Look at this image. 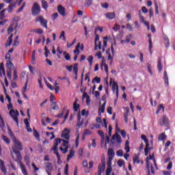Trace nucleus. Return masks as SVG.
<instances>
[{"instance_id": "obj_63", "label": "nucleus", "mask_w": 175, "mask_h": 175, "mask_svg": "<svg viewBox=\"0 0 175 175\" xmlns=\"http://www.w3.org/2000/svg\"><path fill=\"white\" fill-rule=\"evenodd\" d=\"M60 151H63V154H66L68 152V146H65V148L60 147Z\"/></svg>"}, {"instance_id": "obj_46", "label": "nucleus", "mask_w": 175, "mask_h": 175, "mask_svg": "<svg viewBox=\"0 0 175 175\" xmlns=\"http://www.w3.org/2000/svg\"><path fill=\"white\" fill-rule=\"evenodd\" d=\"M26 3L23 2L21 7L19 8L17 10V13H21V12H23L24 10V8H25Z\"/></svg>"}, {"instance_id": "obj_23", "label": "nucleus", "mask_w": 175, "mask_h": 175, "mask_svg": "<svg viewBox=\"0 0 175 175\" xmlns=\"http://www.w3.org/2000/svg\"><path fill=\"white\" fill-rule=\"evenodd\" d=\"M164 82L167 87H169V77H167V72H164Z\"/></svg>"}, {"instance_id": "obj_41", "label": "nucleus", "mask_w": 175, "mask_h": 175, "mask_svg": "<svg viewBox=\"0 0 175 175\" xmlns=\"http://www.w3.org/2000/svg\"><path fill=\"white\" fill-rule=\"evenodd\" d=\"M95 81L97 84H99L100 83V78L98 77H94L92 81V84H94Z\"/></svg>"}, {"instance_id": "obj_19", "label": "nucleus", "mask_w": 175, "mask_h": 175, "mask_svg": "<svg viewBox=\"0 0 175 175\" xmlns=\"http://www.w3.org/2000/svg\"><path fill=\"white\" fill-rule=\"evenodd\" d=\"M6 68H8V70H12V69L14 68V65L13 64V62H12V60L7 61Z\"/></svg>"}, {"instance_id": "obj_2", "label": "nucleus", "mask_w": 175, "mask_h": 175, "mask_svg": "<svg viewBox=\"0 0 175 175\" xmlns=\"http://www.w3.org/2000/svg\"><path fill=\"white\" fill-rule=\"evenodd\" d=\"M106 169V159H101V163L98 165L97 175H102V172Z\"/></svg>"}, {"instance_id": "obj_32", "label": "nucleus", "mask_w": 175, "mask_h": 175, "mask_svg": "<svg viewBox=\"0 0 175 175\" xmlns=\"http://www.w3.org/2000/svg\"><path fill=\"white\" fill-rule=\"evenodd\" d=\"M167 136L165 134V133H162L159 135L158 140L159 142H162V140H165L166 139Z\"/></svg>"}, {"instance_id": "obj_14", "label": "nucleus", "mask_w": 175, "mask_h": 175, "mask_svg": "<svg viewBox=\"0 0 175 175\" xmlns=\"http://www.w3.org/2000/svg\"><path fill=\"white\" fill-rule=\"evenodd\" d=\"M58 144H61V138L55 139L54 146L52 148L53 151L58 150Z\"/></svg>"}, {"instance_id": "obj_55", "label": "nucleus", "mask_w": 175, "mask_h": 175, "mask_svg": "<svg viewBox=\"0 0 175 175\" xmlns=\"http://www.w3.org/2000/svg\"><path fill=\"white\" fill-rule=\"evenodd\" d=\"M83 125H84V121L83 120L77 122V126H78V128L83 126Z\"/></svg>"}, {"instance_id": "obj_48", "label": "nucleus", "mask_w": 175, "mask_h": 175, "mask_svg": "<svg viewBox=\"0 0 175 175\" xmlns=\"http://www.w3.org/2000/svg\"><path fill=\"white\" fill-rule=\"evenodd\" d=\"M114 154H115V152H114V150H113V148L108 149L109 157H113Z\"/></svg>"}, {"instance_id": "obj_59", "label": "nucleus", "mask_w": 175, "mask_h": 175, "mask_svg": "<svg viewBox=\"0 0 175 175\" xmlns=\"http://www.w3.org/2000/svg\"><path fill=\"white\" fill-rule=\"evenodd\" d=\"M24 160H25V162L26 165H27V166H29V163H30V161H29V157H28V156H25V157H24Z\"/></svg>"}, {"instance_id": "obj_29", "label": "nucleus", "mask_w": 175, "mask_h": 175, "mask_svg": "<svg viewBox=\"0 0 175 175\" xmlns=\"http://www.w3.org/2000/svg\"><path fill=\"white\" fill-rule=\"evenodd\" d=\"M161 110L165 111V107L163 106V104H161L158 106L157 109L156 111V114H159V111H161Z\"/></svg>"}, {"instance_id": "obj_57", "label": "nucleus", "mask_w": 175, "mask_h": 175, "mask_svg": "<svg viewBox=\"0 0 175 175\" xmlns=\"http://www.w3.org/2000/svg\"><path fill=\"white\" fill-rule=\"evenodd\" d=\"M124 163H125V162L122 159H120V160L118 161V165L119 167H122V165Z\"/></svg>"}, {"instance_id": "obj_47", "label": "nucleus", "mask_w": 175, "mask_h": 175, "mask_svg": "<svg viewBox=\"0 0 175 175\" xmlns=\"http://www.w3.org/2000/svg\"><path fill=\"white\" fill-rule=\"evenodd\" d=\"M114 46H117V42L116 41L111 46V51L113 55H114Z\"/></svg>"}, {"instance_id": "obj_9", "label": "nucleus", "mask_w": 175, "mask_h": 175, "mask_svg": "<svg viewBox=\"0 0 175 175\" xmlns=\"http://www.w3.org/2000/svg\"><path fill=\"white\" fill-rule=\"evenodd\" d=\"M69 133H70L69 129H65L62 133V137H64L66 140H69V139H70Z\"/></svg>"}, {"instance_id": "obj_16", "label": "nucleus", "mask_w": 175, "mask_h": 175, "mask_svg": "<svg viewBox=\"0 0 175 175\" xmlns=\"http://www.w3.org/2000/svg\"><path fill=\"white\" fill-rule=\"evenodd\" d=\"M112 91L113 92H116V96L118 97V84H117V82L113 81L112 84Z\"/></svg>"}, {"instance_id": "obj_21", "label": "nucleus", "mask_w": 175, "mask_h": 175, "mask_svg": "<svg viewBox=\"0 0 175 175\" xmlns=\"http://www.w3.org/2000/svg\"><path fill=\"white\" fill-rule=\"evenodd\" d=\"M148 38H149V51L150 54H152V40H151V35L148 34Z\"/></svg>"}, {"instance_id": "obj_61", "label": "nucleus", "mask_w": 175, "mask_h": 175, "mask_svg": "<svg viewBox=\"0 0 175 175\" xmlns=\"http://www.w3.org/2000/svg\"><path fill=\"white\" fill-rule=\"evenodd\" d=\"M139 20L142 21V23L144 22V16L142 15V11H139Z\"/></svg>"}, {"instance_id": "obj_12", "label": "nucleus", "mask_w": 175, "mask_h": 175, "mask_svg": "<svg viewBox=\"0 0 175 175\" xmlns=\"http://www.w3.org/2000/svg\"><path fill=\"white\" fill-rule=\"evenodd\" d=\"M44 169L46 172H53V169H54L53 163L50 162L45 163Z\"/></svg>"}, {"instance_id": "obj_34", "label": "nucleus", "mask_w": 175, "mask_h": 175, "mask_svg": "<svg viewBox=\"0 0 175 175\" xmlns=\"http://www.w3.org/2000/svg\"><path fill=\"white\" fill-rule=\"evenodd\" d=\"M133 163H140V160L139 159V155L135 154L133 157Z\"/></svg>"}, {"instance_id": "obj_54", "label": "nucleus", "mask_w": 175, "mask_h": 175, "mask_svg": "<svg viewBox=\"0 0 175 175\" xmlns=\"http://www.w3.org/2000/svg\"><path fill=\"white\" fill-rule=\"evenodd\" d=\"M7 10L6 9L3 10L0 12V20L5 18V11Z\"/></svg>"}, {"instance_id": "obj_8", "label": "nucleus", "mask_w": 175, "mask_h": 175, "mask_svg": "<svg viewBox=\"0 0 175 175\" xmlns=\"http://www.w3.org/2000/svg\"><path fill=\"white\" fill-rule=\"evenodd\" d=\"M80 42L77 44V45L75 47V49L74 51V54H75L74 57V61H77V58L79 57V55L80 54Z\"/></svg>"}, {"instance_id": "obj_17", "label": "nucleus", "mask_w": 175, "mask_h": 175, "mask_svg": "<svg viewBox=\"0 0 175 175\" xmlns=\"http://www.w3.org/2000/svg\"><path fill=\"white\" fill-rule=\"evenodd\" d=\"M105 17H107L109 20H114V18H116V13L115 12L106 13Z\"/></svg>"}, {"instance_id": "obj_58", "label": "nucleus", "mask_w": 175, "mask_h": 175, "mask_svg": "<svg viewBox=\"0 0 175 175\" xmlns=\"http://www.w3.org/2000/svg\"><path fill=\"white\" fill-rule=\"evenodd\" d=\"M116 155L118 157H124V152L122 150H119L116 152Z\"/></svg>"}, {"instance_id": "obj_39", "label": "nucleus", "mask_w": 175, "mask_h": 175, "mask_svg": "<svg viewBox=\"0 0 175 175\" xmlns=\"http://www.w3.org/2000/svg\"><path fill=\"white\" fill-rule=\"evenodd\" d=\"M63 55H64V58L66 61H70V55L66 53V51L63 52Z\"/></svg>"}, {"instance_id": "obj_30", "label": "nucleus", "mask_w": 175, "mask_h": 175, "mask_svg": "<svg viewBox=\"0 0 175 175\" xmlns=\"http://www.w3.org/2000/svg\"><path fill=\"white\" fill-rule=\"evenodd\" d=\"M12 43H13V34H11L8 38V44L5 46L8 47L9 46H12Z\"/></svg>"}, {"instance_id": "obj_11", "label": "nucleus", "mask_w": 175, "mask_h": 175, "mask_svg": "<svg viewBox=\"0 0 175 175\" xmlns=\"http://www.w3.org/2000/svg\"><path fill=\"white\" fill-rule=\"evenodd\" d=\"M111 132H113V127L111 125H109V135L106 136L105 137V144H107V143H110V136H111Z\"/></svg>"}, {"instance_id": "obj_6", "label": "nucleus", "mask_w": 175, "mask_h": 175, "mask_svg": "<svg viewBox=\"0 0 175 175\" xmlns=\"http://www.w3.org/2000/svg\"><path fill=\"white\" fill-rule=\"evenodd\" d=\"M116 139V142H117V143H118V144L122 143V140L121 139V136L117 133H115L111 137V143H113V144H114Z\"/></svg>"}, {"instance_id": "obj_37", "label": "nucleus", "mask_w": 175, "mask_h": 175, "mask_svg": "<svg viewBox=\"0 0 175 175\" xmlns=\"http://www.w3.org/2000/svg\"><path fill=\"white\" fill-rule=\"evenodd\" d=\"M54 154H55L57 159V163L59 165V163L61 162V156L59 155V153H58V150H53Z\"/></svg>"}, {"instance_id": "obj_31", "label": "nucleus", "mask_w": 175, "mask_h": 175, "mask_svg": "<svg viewBox=\"0 0 175 175\" xmlns=\"http://www.w3.org/2000/svg\"><path fill=\"white\" fill-rule=\"evenodd\" d=\"M30 32H34L35 33H38L40 35H42L43 33V29H33L30 31Z\"/></svg>"}, {"instance_id": "obj_18", "label": "nucleus", "mask_w": 175, "mask_h": 175, "mask_svg": "<svg viewBox=\"0 0 175 175\" xmlns=\"http://www.w3.org/2000/svg\"><path fill=\"white\" fill-rule=\"evenodd\" d=\"M16 4H17V3L13 2V3H11L10 5H8V8L6 9L8 10V13H12V12H13V9H14V8H16Z\"/></svg>"}, {"instance_id": "obj_43", "label": "nucleus", "mask_w": 175, "mask_h": 175, "mask_svg": "<svg viewBox=\"0 0 175 175\" xmlns=\"http://www.w3.org/2000/svg\"><path fill=\"white\" fill-rule=\"evenodd\" d=\"M62 142H63L62 144L63 147H68V144H69V141H66L65 139H61L60 144Z\"/></svg>"}, {"instance_id": "obj_53", "label": "nucleus", "mask_w": 175, "mask_h": 175, "mask_svg": "<svg viewBox=\"0 0 175 175\" xmlns=\"http://www.w3.org/2000/svg\"><path fill=\"white\" fill-rule=\"evenodd\" d=\"M113 170V167H107L106 175H110L111 174V171Z\"/></svg>"}, {"instance_id": "obj_45", "label": "nucleus", "mask_w": 175, "mask_h": 175, "mask_svg": "<svg viewBox=\"0 0 175 175\" xmlns=\"http://www.w3.org/2000/svg\"><path fill=\"white\" fill-rule=\"evenodd\" d=\"M59 39H62V40H64V41L66 40V38L65 37V31H62L61 32V34H60V36L59 37Z\"/></svg>"}, {"instance_id": "obj_60", "label": "nucleus", "mask_w": 175, "mask_h": 175, "mask_svg": "<svg viewBox=\"0 0 175 175\" xmlns=\"http://www.w3.org/2000/svg\"><path fill=\"white\" fill-rule=\"evenodd\" d=\"M164 40H165V47H169V44L170 43V42L169 41V38H164Z\"/></svg>"}, {"instance_id": "obj_5", "label": "nucleus", "mask_w": 175, "mask_h": 175, "mask_svg": "<svg viewBox=\"0 0 175 175\" xmlns=\"http://www.w3.org/2000/svg\"><path fill=\"white\" fill-rule=\"evenodd\" d=\"M36 23H40L42 27L47 29V20H46L43 16H38L36 18Z\"/></svg>"}, {"instance_id": "obj_26", "label": "nucleus", "mask_w": 175, "mask_h": 175, "mask_svg": "<svg viewBox=\"0 0 175 175\" xmlns=\"http://www.w3.org/2000/svg\"><path fill=\"white\" fill-rule=\"evenodd\" d=\"M51 107L52 110H58V109H59V107L57 104V102H52L51 104Z\"/></svg>"}, {"instance_id": "obj_25", "label": "nucleus", "mask_w": 175, "mask_h": 175, "mask_svg": "<svg viewBox=\"0 0 175 175\" xmlns=\"http://www.w3.org/2000/svg\"><path fill=\"white\" fill-rule=\"evenodd\" d=\"M2 75L3 76H4V77H5L6 76V72L5 71V68L3 67V65H1L0 66V76L2 77Z\"/></svg>"}, {"instance_id": "obj_3", "label": "nucleus", "mask_w": 175, "mask_h": 175, "mask_svg": "<svg viewBox=\"0 0 175 175\" xmlns=\"http://www.w3.org/2000/svg\"><path fill=\"white\" fill-rule=\"evenodd\" d=\"M10 116L12 117V120L15 121L17 126H18V116H20V113H18V111H14V109H11L10 111Z\"/></svg>"}, {"instance_id": "obj_15", "label": "nucleus", "mask_w": 175, "mask_h": 175, "mask_svg": "<svg viewBox=\"0 0 175 175\" xmlns=\"http://www.w3.org/2000/svg\"><path fill=\"white\" fill-rule=\"evenodd\" d=\"M79 64L76 63L73 65L72 72L75 76V80H77V73H79Z\"/></svg>"}, {"instance_id": "obj_28", "label": "nucleus", "mask_w": 175, "mask_h": 175, "mask_svg": "<svg viewBox=\"0 0 175 175\" xmlns=\"http://www.w3.org/2000/svg\"><path fill=\"white\" fill-rule=\"evenodd\" d=\"M96 38L94 39V51H96V50H98V44H96V42H98V40H99V35L96 34Z\"/></svg>"}, {"instance_id": "obj_1", "label": "nucleus", "mask_w": 175, "mask_h": 175, "mask_svg": "<svg viewBox=\"0 0 175 175\" xmlns=\"http://www.w3.org/2000/svg\"><path fill=\"white\" fill-rule=\"evenodd\" d=\"M23 150V144L18 140L15 139L14 146L12 148V151L14 152L16 159H14V157L12 158L19 163L21 172L23 175H28V171L27 170V167L21 163V159H23V156H21V152L20 151Z\"/></svg>"}, {"instance_id": "obj_4", "label": "nucleus", "mask_w": 175, "mask_h": 175, "mask_svg": "<svg viewBox=\"0 0 175 175\" xmlns=\"http://www.w3.org/2000/svg\"><path fill=\"white\" fill-rule=\"evenodd\" d=\"M40 13V5L38 2L33 3L31 8V14L32 16H38Z\"/></svg>"}, {"instance_id": "obj_50", "label": "nucleus", "mask_w": 175, "mask_h": 175, "mask_svg": "<svg viewBox=\"0 0 175 175\" xmlns=\"http://www.w3.org/2000/svg\"><path fill=\"white\" fill-rule=\"evenodd\" d=\"M98 134L99 135V136H100L101 139L103 140H105V133H103V131H98Z\"/></svg>"}, {"instance_id": "obj_7", "label": "nucleus", "mask_w": 175, "mask_h": 175, "mask_svg": "<svg viewBox=\"0 0 175 175\" xmlns=\"http://www.w3.org/2000/svg\"><path fill=\"white\" fill-rule=\"evenodd\" d=\"M66 10L62 5H59L57 6V12L60 16H62V17H65L66 16V12H65Z\"/></svg>"}, {"instance_id": "obj_33", "label": "nucleus", "mask_w": 175, "mask_h": 175, "mask_svg": "<svg viewBox=\"0 0 175 175\" xmlns=\"http://www.w3.org/2000/svg\"><path fill=\"white\" fill-rule=\"evenodd\" d=\"M124 150L127 154L129 152V151H131V147H129V141H126Z\"/></svg>"}, {"instance_id": "obj_52", "label": "nucleus", "mask_w": 175, "mask_h": 175, "mask_svg": "<svg viewBox=\"0 0 175 175\" xmlns=\"http://www.w3.org/2000/svg\"><path fill=\"white\" fill-rule=\"evenodd\" d=\"M141 139H142V140L144 141V142H145L146 144H150L148 143V139H147V137H146V135H142Z\"/></svg>"}, {"instance_id": "obj_27", "label": "nucleus", "mask_w": 175, "mask_h": 175, "mask_svg": "<svg viewBox=\"0 0 175 175\" xmlns=\"http://www.w3.org/2000/svg\"><path fill=\"white\" fill-rule=\"evenodd\" d=\"M75 157V150H70V153L67 157V161L69 162L70 161L71 158H73Z\"/></svg>"}, {"instance_id": "obj_36", "label": "nucleus", "mask_w": 175, "mask_h": 175, "mask_svg": "<svg viewBox=\"0 0 175 175\" xmlns=\"http://www.w3.org/2000/svg\"><path fill=\"white\" fill-rule=\"evenodd\" d=\"M106 107V101L101 105L100 108L98 109V113H105V109Z\"/></svg>"}, {"instance_id": "obj_62", "label": "nucleus", "mask_w": 175, "mask_h": 175, "mask_svg": "<svg viewBox=\"0 0 175 175\" xmlns=\"http://www.w3.org/2000/svg\"><path fill=\"white\" fill-rule=\"evenodd\" d=\"M101 7L103 8V9H109V3H101Z\"/></svg>"}, {"instance_id": "obj_64", "label": "nucleus", "mask_w": 175, "mask_h": 175, "mask_svg": "<svg viewBox=\"0 0 175 175\" xmlns=\"http://www.w3.org/2000/svg\"><path fill=\"white\" fill-rule=\"evenodd\" d=\"M38 84L40 85V88L43 89V83H42V76L38 79Z\"/></svg>"}, {"instance_id": "obj_56", "label": "nucleus", "mask_w": 175, "mask_h": 175, "mask_svg": "<svg viewBox=\"0 0 175 175\" xmlns=\"http://www.w3.org/2000/svg\"><path fill=\"white\" fill-rule=\"evenodd\" d=\"M85 6H88V8H90L92 5V0H86L85 3Z\"/></svg>"}, {"instance_id": "obj_13", "label": "nucleus", "mask_w": 175, "mask_h": 175, "mask_svg": "<svg viewBox=\"0 0 175 175\" xmlns=\"http://www.w3.org/2000/svg\"><path fill=\"white\" fill-rule=\"evenodd\" d=\"M0 170H1L2 173L6 174L8 171L6 170V167L5 166V161L2 159H0Z\"/></svg>"}, {"instance_id": "obj_42", "label": "nucleus", "mask_w": 175, "mask_h": 175, "mask_svg": "<svg viewBox=\"0 0 175 175\" xmlns=\"http://www.w3.org/2000/svg\"><path fill=\"white\" fill-rule=\"evenodd\" d=\"M33 135L34 137H36L38 139H40V135L39 134L38 131L35 130V129H33Z\"/></svg>"}, {"instance_id": "obj_38", "label": "nucleus", "mask_w": 175, "mask_h": 175, "mask_svg": "<svg viewBox=\"0 0 175 175\" xmlns=\"http://www.w3.org/2000/svg\"><path fill=\"white\" fill-rule=\"evenodd\" d=\"M157 68L159 69V72L161 73V72H162V69L163 68L162 66V63L161 62V59L158 60Z\"/></svg>"}, {"instance_id": "obj_22", "label": "nucleus", "mask_w": 175, "mask_h": 175, "mask_svg": "<svg viewBox=\"0 0 175 175\" xmlns=\"http://www.w3.org/2000/svg\"><path fill=\"white\" fill-rule=\"evenodd\" d=\"M79 100L77 98L73 104V109L75 111H79V109H80V105H77V102Z\"/></svg>"}, {"instance_id": "obj_35", "label": "nucleus", "mask_w": 175, "mask_h": 175, "mask_svg": "<svg viewBox=\"0 0 175 175\" xmlns=\"http://www.w3.org/2000/svg\"><path fill=\"white\" fill-rule=\"evenodd\" d=\"M150 150H151V148H150V144H146V147H145V155H146V157H147V155H148V152H150Z\"/></svg>"}, {"instance_id": "obj_20", "label": "nucleus", "mask_w": 175, "mask_h": 175, "mask_svg": "<svg viewBox=\"0 0 175 175\" xmlns=\"http://www.w3.org/2000/svg\"><path fill=\"white\" fill-rule=\"evenodd\" d=\"M41 5L42 9H44V10L47 11V9H49V3H47L46 0H42Z\"/></svg>"}, {"instance_id": "obj_44", "label": "nucleus", "mask_w": 175, "mask_h": 175, "mask_svg": "<svg viewBox=\"0 0 175 175\" xmlns=\"http://www.w3.org/2000/svg\"><path fill=\"white\" fill-rule=\"evenodd\" d=\"M65 110H66V109L64 108L62 111V113L58 114V115H57L55 116V118H62V117H64V114H65Z\"/></svg>"}, {"instance_id": "obj_40", "label": "nucleus", "mask_w": 175, "mask_h": 175, "mask_svg": "<svg viewBox=\"0 0 175 175\" xmlns=\"http://www.w3.org/2000/svg\"><path fill=\"white\" fill-rule=\"evenodd\" d=\"M102 66H104L105 71L106 72L107 75H109V66H107V64H106L105 63H103V61Z\"/></svg>"}, {"instance_id": "obj_49", "label": "nucleus", "mask_w": 175, "mask_h": 175, "mask_svg": "<svg viewBox=\"0 0 175 175\" xmlns=\"http://www.w3.org/2000/svg\"><path fill=\"white\" fill-rule=\"evenodd\" d=\"M3 140L5 142V143L7 144H10V139H9V137L5 136V135H3V137H2Z\"/></svg>"}, {"instance_id": "obj_24", "label": "nucleus", "mask_w": 175, "mask_h": 175, "mask_svg": "<svg viewBox=\"0 0 175 175\" xmlns=\"http://www.w3.org/2000/svg\"><path fill=\"white\" fill-rule=\"evenodd\" d=\"M8 134L11 137H14V144H16V140H18V142H20V140L16 139V137L13 134V131H12L10 129H8Z\"/></svg>"}, {"instance_id": "obj_10", "label": "nucleus", "mask_w": 175, "mask_h": 175, "mask_svg": "<svg viewBox=\"0 0 175 175\" xmlns=\"http://www.w3.org/2000/svg\"><path fill=\"white\" fill-rule=\"evenodd\" d=\"M159 124H160L161 126H163V125H167V124H169V119L166 116H163L162 118L159 120Z\"/></svg>"}, {"instance_id": "obj_51", "label": "nucleus", "mask_w": 175, "mask_h": 175, "mask_svg": "<svg viewBox=\"0 0 175 175\" xmlns=\"http://www.w3.org/2000/svg\"><path fill=\"white\" fill-rule=\"evenodd\" d=\"M132 39V34H129L126 37L125 43H130Z\"/></svg>"}]
</instances>
